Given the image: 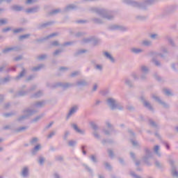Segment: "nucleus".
<instances>
[{
	"label": "nucleus",
	"instance_id": "obj_51",
	"mask_svg": "<svg viewBox=\"0 0 178 178\" xmlns=\"http://www.w3.org/2000/svg\"><path fill=\"white\" fill-rule=\"evenodd\" d=\"M15 115H16L15 112H11L3 113V116H4V118H10V116H15Z\"/></svg>",
	"mask_w": 178,
	"mask_h": 178
},
{
	"label": "nucleus",
	"instance_id": "obj_48",
	"mask_svg": "<svg viewBox=\"0 0 178 178\" xmlns=\"http://www.w3.org/2000/svg\"><path fill=\"white\" fill-rule=\"evenodd\" d=\"M152 63L155 65V66H157L158 67H161V64L159 62V60H156V58H153L152 60Z\"/></svg>",
	"mask_w": 178,
	"mask_h": 178
},
{
	"label": "nucleus",
	"instance_id": "obj_58",
	"mask_svg": "<svg viewBox=\"0 0 178 178\" xmlns=\"http://www.w3.org/2000/svg\"><path fill=\"white\" fill-rule=\"evenodd\" d=\"M69 136H70V131H65L64 132V136H63V140H64L65 141H66V140H67V138L69 137Z\"/></svg>",
	"mask_w": 178,
	"mask_h": 178
},
{
	"label": "nucleus",
	"instance_id": "obj_5",
	"mask_svg": "<svg viewBox=\"0 0 178 178\" xmlns=\"http://www.w3.org/2000/svg\"><path fill=\"white\" fill-rule=\"evenodd\" d=\"M145 155L143 157V162L147 165V166H151V162L149 161V159L152 158V152L149 150L148 148L145 149Z\"/></svg>",
	"mask_w": 178,
	"mask_h": 178
},
{
	"label": "nucleus",
	"instance_id": "obj_61",
	"mask_svg": "<svg viewBox=\"0 0 178 178\" xmlns=\"http://www.w3.org/2000/svg\"><path fill=\"white\" fill-rule=\"evenodd\" d=\"M104 165L107 170H112V165L108 162H104Z\"/></svg>",
	"mask_w": 178,
	"mask_h": 178
},
{
	"label": "nucleus",
	"instance_id": "obj_28",
	"mask_svg": "<svg viewBox=\"0 0 178 178\" xmlns=\"http://www.w3.org/2000/svg\"><path fill=\"white\" fill-rule=\"evenodd\" d=\"M12 80V76L8 75L5 78L1 79L0 83L1 84H6L7 83H9Z\"/></svg>",
	"mask_w": 178,
	"mask_h": 178
},
{
	"label": "nucleus",
	"instance_id": "obj_59",
	"mask_svg": "<svg viewBox=\"0 0 178 178\" xmlns=\"http://www.w3.org/2000/svg\"><path fill=\"white\" fill-rule=\"evenodd\" d=\"M90 126H91V127H92V129L93 130H95V131L98 130V125H97V124H95V122H91L90 123Z\"/></svg>",
	"mask_w": 178,
	"mask_h": 178
},
{
	"label": "nucleus",
	"instance_id": "obj_7",
	"mask_svg": "<svg viewBox=\"0 0 178 178\" xmlns=\"http://www.w3.org/2000/svg\"><path fill=\"white\" fill-rule=\"evenodd\" d=\"M56 87H62L63 90H67V88L74 87V83L58 82L53 86L54 88Z\"/></svg>",
	"mask_w": 178,
	"mask_h": 178
},
{
	"label": "nucleus",
	"instance_id": "obj_64",
	"mask_svg": "<svg viewBox=\"0 0 178 178\" xmlns=\"http://www.w3.org/2000/svg\"><path fill=\"white\" fill-rule=\"evenodd\" d=\"M77 144L76 140H70L68 142L69 147H74Z\"/></svg>",
	"mask_w": 178,
	"mask_h": 178
},
{
	"label": "nucleus",
	"instance_id": "obj_47",
	"mask_svg": "<svg viewBox=\"0 0 178 178\" xmlns=\"http://www.w3.org/2000/svg\"><path fill=\"white\" fill-rule=\"evenodd\" d=\"M29 127H20L15 130V133H20V131H24V130H27Z\"/></svg>",
	"mask_w": 178,
	"mask_h": 178
},
{
	"label": "nucleus",
	"instance_id": "obj_19",
	"mask_svg": "<svg viewBox=\"0 0 178 178\" xmlns=\"http://www.w3.org/2000/svg\"><path fill=\"white\" fill-rule=\"evenodd\" d=\"M130 51L131 54H134L135 55H138L139 54H143V52H144V49L137 47H132Z\"/></svg>",
	"mask_w": 178,
	"mask_h": 178
},
{
	"label": "nucleus",
	"instance_id": "obj_11",
	"mask_svg": "<svg viewBox=\"0 0 178 178\" xmlns=\"http://www.w3.org/2000/svg\"><path fill=\"white\" fill-rule=\"evenodd\" d=\"M152 98H153V99H154V101H156V102H158L159 104H160V105H162V106H163V108H169V105H168V104H166L165 102H163L161 98L156 95H155V94H152Z\"/></svg>",
	"mask_w": 178,
	"mask_h": 178
},
{
	"label": "nucleus",
	"instance_id": "obj_63",
	"mask_svg": "<svg viewBox=\"0 0 178 178\" xmlns=\"http://www.w3.org/2000/svg\"><path fill=\"white\" fill-rule=\"evenodd\" d=\"M171 67H172V69L175 72H177V71H178V63H172V64L171 65Z\"/></svg>",
	"mask_w": 178,
	"mask_h": 178
},
{
	"label": "nucleus",
	"instance_id": "obj_12",
	"mask_svg": "<svg viewBox=\"0 0 178 178\" xmlns=\"http://www.w3.org/2000/svg\"><path fill=\"white\" fill-rule=\"evenodd\" d=\"M53 24H55V22H54V21H49L47 22L39 24L38 26V29L39 30H42V29H47V27H49L50 26H52Z\"/></svg>",
	"mask_w": 178,
	"mask_h": 178
},
{
	"label": "nucleus",
	"instance_id": "obj_14",
	"mask_svg": "<svg viewBox=\"0 0 178 178\" xmlns=\"http://www.w3.org/2000/svg\"><path fill=\"white\" fill-rule=\"evenodd\" d=\"M103 55L104 58H106L108 60H110L111 63H115L116 62V60H115V58H113V56H112L111 53L108 51H104Z\"/></svg>",
	"mask_w": 178,
	"mask_h": 178
},
{
	"label": "nucleus",
	"instance_id": "obj_3",
	"mask_svg": "<svg viewBox=\"0 0 178 178\" xmlns=\"http://www.w3.org/2000/svg\"><path fill=\"white\" fill-rule=\"evenodd\" d=\"M38 111L35 109H31V108H26L23 111V113H25V115L20 116L17 118L18 122H23V120H26V119H29L30 116H33L34 113H37Z\"/></svg>",
	"mask_w": 178,
	"mask_h": 178
},
{
	"label": "nucleus",
	"instance_id": "obj_9",
	"mask_svg": "<svg viewBox=\"0 0 178 178\" xmlns=\"http://www.w3.org/2000/svg\"><path fill=\"white\" fill-rule=\"evenodd\" d=\"M26 85H23L21 87V89L13 95V98H17L18 97H24L29 94V90H24V88H26Z\"/></svg>",
	"mask_w": 178,
	"mask_h": 178
},
{
	"label": "nucleus",
	"instance_id": "obj_4",
	"mask_svg": "<svg viewBox=\"0 0 178 178\" xmlns=\"http://www.w3.org/2000/svg\"><path fill=\"white\" fill-rule=\"evenodd\" d=\"M108 30L110 31H127L129 28L119 24H111L108 26Z\"/></svg>",
	"mask_w": 178,
	"mask_h": 178
},
{
	"label": "nucleus",
	"instance_id": "obj_49",
	"mask_svg": "<svg viewBox=\"0 0 178 178\" xmlns=\"http://www.w3.org/2000/svg\"><path fill=\"white\" fill-rule=\"evenodd\" d=\"M131 77L135 81L140 80V76H138V74H137L136 72H132L131 74Z\"/></svg>",
	"mask_w": 178,
	"mask_h": 178
},
{
	"label": "nucleus",
	"instance_id": "obj_25",
	"mask_svg": "<svg viewBox=\"0 0 178 178\" xmlns=\"http://www.w3.org/2000/svg\"><path fill=\"white\" fill-rule=\"evenodd\" d=\"M10 9L14 12H22V10L23 9V6H19V5H13L10 7Z\"/></svg>",
	"mask_w": 178,
	"mask_h": 178
},
{
	"label": "nucleus",
	"instance_id": "obj_34",
	"mask_svg": "<svg viewBox=\"0 0 178 178\" xmlns=\"http://www.w3.org/2000/svg\"><path fill=\"white\" fill-rule=\"evenodd\" d=\"M92 40H94L92 38V37H89V38H83L81 40V43L82 44H89V42H92Z\"/></svg>",
	"mask_w": 178,
	"mask_h": 178
},
{
	"label": "nucleus",
	"instance_id": "obj_52",
	"mask_svg": "<svg viewBox=\"0 0 178 178\" xmlns=\"http://www.w3.org/2000/svg\"><path fill=\"white\" fill-rule=\"evenodd\" d=\"M106 124L108 129H111V131H114V133H116V130H115V128H113V126L111 124V122H106Z\"/></svg>",
	"mask_w": 178,
	"mask_h": 178
},
{
	"label": "nucleus",
	"instance_id": "obj_43",
	"mask_svg": "<svg viewBox=\"0 0 178 178\" xmlns=\"http://www.w3.org/2000/svg\"><path fill=\"white\" fill-rule=\"evenodd\" d=\"M166 40L168 41L171 47H176V44H175V41L173 40V39L170 38V36H166Z\"/></svg>",
	"mask_w": 178,
	"mask_h": 178
},
{
	"label": "nucleus",
	"instance_id": "obj_23",
	"mask_svg": "<svg viewBox=\"0 0 178 178\" xmlns=\"http://www.w3.org/2000/svg\"><path fill=\"white\" fill-rule=\"evenodd\" d=\"M26 72L27 71L26 70V68H24V67H22V72L19 74L18 76L15 77V80H20V79H22V77H24Z\"/></svg>",
	"mask_w": 178,
	"mask_h": 178
},
{
	"label": "nucleus",
	"instance_id": "obj_8",
	"mask_svg": "<svg viewBox=\"0 0 178 178\" xmlns=\"http://www.w3.org/2000/svg\"><path fill=\"white\" fill-rule=\"evenodd\" d=\"M106 102L109 106V108L111 109V111H115L116 109V104H118V101L115 100V99L113 97H108L106 100Z\"/></svg>",
	"mask_w": 178,
	"mask_h": 178
},
{
	"label": "nucleus",
	"instance_id": "obj_39",
	"mask_svg": "<svg viewBox=\"0 0 178 178\" xmlns=\"http://www.w3.org/2000/svg\"><path fill=\"white\" fill-rule=\"evenodd\" d=\"M152 40H161V36L158 33H152L149 35Z\"/></svg>",
	"mask_w": 178,
	"mask_h": 178
},
{
	"label": "nucleus",
	"instance_id": "obj_2",
	"mask_svg": "<svg viewBox=\"0 0 178 178\" xmlns=\"http://www.w3.org/2000/svg\"><path fill=\"white\" fill-rule=\"evenodd\" d=\"M91 10L97 13V15H99V16H102L104 19H107V20H113V18L115 17V13L106 9L92 8Z\"/></svg>",
	"mask_w": 178,
	"mask_h": 178
},
{
	"label": "nucleus",
	"instance_id": "obj_37",
	"mask_svg": "<svg viewBox=\"0 0 178 178\" xmlns=\"http://www.w3.org/2000/svg\"><path fill=\"white\" fill-rule=\"evenodd\" d=\"M43 92L42 90H39L38 92H37L36 93L33 94L31 96V98H40V97H42L43 95Z\"/></svg>",
	"mask_w": 178,
	"mask_h": 178
},
{
	"label": "nucleus",
	"instance_id": "obj_45",
	"mask_svg": "<svg viewBox=\"0 0 178 178\" xmlns=\"http://www.w3.org/2000/svg\"><path fill=\"white\" fill-rule=\"evenodd\" d=\"M63 52V49H58L54 52H53V56H59L60 54Z\"/></svg>",
	"mask_w": 178,
	"mask_h": 178
},
{
	"label": "nucleus",
	"instance_id": "obj_60",
	"mask_svg": "<svg viewBox=\"0 0 178 178\" xmlns=\"http://www.w3.org/2000/svg\"><path fill=\"white\" fill-rule=\"evenodd\" d=\"M140 80H141V81H147V74H142L140 76Z\"/></svg>",
	"mask_w": 178,
	"mask_h": 178
},
{
	"label": "nucleus",
	"instance_id": "obj_22",
	"mask_svg": "<svg viewBox=\"0 0 178 178\" xmlns=\"http://www.w3.org/2000/svg\"><path fill=\"white\" fill-rule=\"evenodd\" d=\"M76 9H77L76 6L74 4H70L64 8L63 12H70V10H74Z\"/></svg>",
	"mask_w": 178,
	"mask_h": 178
},
{
	"label": "nucleus",
	"instance_id": "obj_56",
	"mask_svg": "<svg viewBox=\"0 0 178 178\" xmlns=\"http://www.w3.org/2000/svg\"><path fill=\"white\" fill-rule=\"evenodd\" d=\"M163 93L165 94V95H167L168 97L173 95V94H172V92H170V90L168 89H164Z\"/></svg>",
	"mask_w": 178,
	"mask_h": 178
},
{
	"label": "nucleus",
	"instance_id": "obj_50",
	"mask_svg": "<svg viewBox=\"0 0 178 178\" xmlns=\"http://www.w3.org/2000/svg\"><path fill=\"white\" fill-rule=\"evenodd\" d=\"M113 143V140L112 139H104L102 140V144H112Z\"/></svg>",
	"mask_w": 178,
	"mask_h": 178
},
{
	"label": "nucleus",
	"instance_id": "obj_1",
	"mask_svg": "<svg viewBox=\"0 0 178 178\" xmlns=\"http://www.w3.org/2000/svg\"><path fill=\"white\" fill-rule=\"evenodd\" d=\"M123 3L126 5H129L133 8H140L141 9H145V8L149 5H154L155 0H145L143 3H139L133 0H123Z\"/></svg>",
	"mask_w": 178,
	"mask_h": 178
},
{
	"label": "nucleus",
	"instance_id": "obj_38",
	"mask_svg": "<svg viewBox=\"0 0 178 178\" xmlns=\"http://www.w3.org/2000/svg\"><path fill=\"white\" fill-rule=\"evenodd\" d=\"M38 162L39 165L42 166V165H44V163L45 162V157H44L42 156H39L38 159Z\"/></svg>",
	"mask_w": 178,
	"mask_h": 178
},
{
	"label": "nucleus",
	"instance_id": "obj_29",
	"mask_svg": "<svg viewBox=\"0 0 178 178\" xmlns=\"http://www.w3.org/2000/svg\"><path fill=\"white\" fill-rule=\"evenodd\" d=\"M142 45L143 47H152V42L149 40H144L142 41Z\"/></svg>",
	"mask_w": 178,
	"mask_h": 178
},
{
	"label": "nucleus",
	"instance_id": "obj_31",
	"mask_svg": "<svg viewBox=\"0 0 178 178\" xmlns=\"http://www.w3.org/2000/svg\"><path fill=\"white\" fill-rule=\"evenodd\" d=\"M92 22L93 23H95L96 24H104V19L101 18H92Z\"/></svg>",
	"mask_w": 178,
	"mask_h": 178
},
{
	"label": "nucleus",
	"instance_id": "obj_21",
	"mask_svg": "<svg viewBox=\"0 0 178 178\" xmlns=\"http://www.w3.org/2000/svg\"><path fill=\"white\" fill-rule=\"evenodd\" d=\"M12 51H20V48L17 47L6 48L3 50V54H8V52H10Z\"/></svg>",
	"mask_w": 178,
	"mask_h": 178
},
{
	"label": "nucleus",
	"instance_id": "obj_10",
	"mask_svg": "<svg viewBox=\"0 0 178 178\" xmlns=\"http://www.w3.org/2000/svg\"><path fill=\"white\" fill-rule=\"evenodd\" d=\"M140 101H142L145 108H147V109H149V111H151V112H154V107H152V105H151V104L149 103V102L145 100V97L141 96L140 97Z\"/></svg>",
	"mask_w": 178,
	"mask_h": 178
},
{
	"label": "nucleus",
	"instance_id": "obj_35",
	"mask_svg": "<svg viewBox=\"0 0 178 178\" xmlns=\"http://www.w3.org/2000/svg\"><path fill=\"white\" fill-rule=\"evenodd\" d=\"M92 42L93 45H98V44H101V39H98V38H95V36H92Z\"/></svg>",
	"mask_w": 178,
	"mask_h": 178
},
{
	"label": "nucleus",
	"instance_id": "obj_57",
	"mask_svg": "<svg viewBox=\"0 0 178 178\" xmlns=\"http://www.w3.org/2000/svg\"><path fill=\"white\" fill-rule=\"evenodd\" d=\"M30 37V34H25V35H22L19 37V41H22L23 40H26V38H29Z\"/></svg>",
	"mask_w": 178,
	"mask_h": 178
},
{
	"label": "nucleus",
	"instance_id": "obj_27",
	"mask_svg": "<svg viewBox=\"0 0 178 178\" xmlns=\"http://www.w3.org/2000/svg\"><path fill=\"white\" fill-rule=\"evenodd\" d=\"M41 149V145L40 144L35 145L34 148L31 149V154L32 155H37V152Z\"/></svg>",
	"mask_w": 178,
	"mask_h": 178
},
{
	"label": "nucleus",
	"instance_id": "obj_36",
	"mask_svg": "<svg viewBox=\"0 0 178 178\" xmlns=\"http://www.w3.org/2000/svg\"><path fill=\"white\" fill-rule=\"evenodd\" d=\"M86 170H87V172H88V173L90 175V176H94V171L92 170V169H91V168H90V166L84 164L83 165Z\"/></svg>",
	"mask_w": 178,
	"mask_h": 178
},
{
	"label": "nucleus",
	"instance_id": "obj_55",
	"mask_svg": "<svg viewBox=\"0 0 178 178\" xmlns=\"http://www.w3.org/2000/svg\"><path fill=\"white\" fill-rule=\"evenodd\" d=\"M60 12H61L60 9L58 8V9H55V10H51L49 13V15H58V13H60Z\"/></svg>",
	"mask_w": 178,
	"mask_h": 178
},
{
	"label": "nucleus",
	"instance_id": "obj_62",
	"mask_svg": "<svg viewBox=\"0 0 178 178\" xmlns=\"http://www.w3.org/2000/svg\"><path fill=\"white\" fill-rule=\"evenodd\" d=\"M87 50L86 49H79L75 53V56H77L78 55H81V54H86Z\"/></svg>",
	"mask_w": 178,
	"mask_h": 178
},
{
	"label": "nucleus",
	"instance_id": "obj_42",
	"mask_svg": "<svg viewBox=\"0 0 178 178\" xmlns=\"http://www.w3.org/2000/svg\"><path fill=\"white\" fill-rule=\"evenodd\" d=\"M149 124L152 126V127H154V129H159V126L157 125L156 122L151 119L149 120Z\"/></svg>",
	"mask_w": 178,
	"mask_h": 178
},
{
	"label": "nucleus",
	"instance_id": "obj_6",
	"mask_svg": "<svg viewBox=\"0 0 178 178\" xmlns=\"http://www.w3.org/2000/svg\"><path fill=\"white\" fill-rule=\"evenodd\" d=\"M176 10H177V6L172 5V6H168L165 8H164L162 15L163 16H169V15H172V13H175V12Z\"/></svg>",
	"mask_w": 178,
	"mask_h": 178
},
{
	"label": "nucleus",
	"instance_id": "obj_44",
	"mask_svg": "<svg viewBox=\"0 0 178 178\" xmlns=\"http://www.w3.org/2000/svg\"><path fill=\"white\" fill-rule=\"evenodd\" d=\"M29 143H30L31 145H35V144H37V143H38V138H37V137L32 138L30 140Z\"/></svg>",
	"mask_w": 178,
	"mask_h": 178
},
{
	"label": "nucleus",
	"instance_id": "obj_15",
	"mask_svg": "<svg viewBox=\"0 0 178 178\" xmlns=\"http://www.w3.org/2000/svg\"><path fill=\"white\" fill-rule=\"evenodd\" d=\"M77 111H79V106H72L67 115V119H70V116H72V115H74V113H76Z\"/></svg>",
	"mask_w": 178,
	"mask_h": 178
},
{
	"label": "nucleus",
	"instance_id": "obj_32",
	"mask_svg": "<svg viewBox=\"0 0 178 178\" xmlns=\"http://www.w3.org/2000/svg\"><path fill=\"white\" fill-rule=\"evenodd\" d=\"M45 67V65L44 64H40L36 67H33L32 68V72H39V70H41V69H44Z\"/></svg>",
	"mask_w": 178,
	"mask_h": 178
},
{
	"label": "nucleus",
	"instance_id": "obj_13",
	"mask_svg": "<svg viewBox=\"0 0 178 178\" xmlns=\"http://www.w3.org/2000/svg\"><path fill=\"white\" fill-rule=\"evenodd\" d=\"M170 163L172 168L171 173L172 177L178 178V172L176 170V167L175 166V161L173 160H170Z\"/></svg>",
	"mask_w": 178,
	"mask_h": 178
},
{
	"label": "nucleus",
	"instance_id": "obj_18",
	"mask_svg": "<svg viewBox=\"0 0 178 178\" xmlns=\"http://www.w3.org/2000/svg\"><path fill=\"white\" fill-rule=\"evenodd\" d=\"M76 86L78 87H87L88 86V82L86 79H81L76 81Z\"/></svg>",
	"mask_w": 178,
	"mask_h": 178
},
{
	"label": "nucleus",
	"instance_id": "obj_54",
	"mask_svg": "<svg viewBox=\"0 0 178 178\" xmlns=\"http://www.w3.org/2000/svg\"><path fill=\"white\" fill-rule=\"evenodd\" d=\"M47 54H42V55H40V56H38V57H37V59L38 60H44V59H47Z\"/></svg>",
	"mask_w": 178,
	"mask_h": 178
},
{
	"label": "nucleus",
	"instance_id": "obj_17",
	"mask_svg": "<svg viewBox=\"0 0 178 178\" xmlns=\"http://www.w3.org/2000/svg\"><path fill=\"white\" fill-rule=\"evenodd\" d=\"M45 105V101L36 102L31 104V108H42Z\"/></svg>",
	"mask_w": 178,
	"mask_h": 178
},
{
	"label": "nucleus",
	"instance_id": "obj_41",
	"mask_svg": "<svg viewBox=\"0 0 178 178\" xmlns=\"http://www.w3.org/2000/svg\"><path fill=\"white\" fill-rule=\"evenodd\" d=\"M154 154H156V155H157V156L161 158V152H159V145L154 146Z\"/></svg>",
	"mask_w": 178,
	"mask_h": 178
},
{
	"label": "nucleus",
	"instance_id": "obj_20",
	"mask_svg": "<svg viewBox=\"0 0 178 178\" xmlns=\"http://www.w3.org/2000/svg\"><path fill=\"white\" fill-rule=\"evenodd\" d=\"M56 35H58V34L56 33H51L47 36H46L45 38H43L42 39H37L36 41L37 42H42V41H45L47 40H49V38H52V37H56Z\"/></svg>",
	"mask_w": 178,
	"mask_h": 178
},
{
	"label": "nucleus",
	"instance_id": "obj_30",
	"mask_svg": "<svg viewBox=\"0 0 178 178\" xmlns=\"http://www.w3.org/2000/svg\"><path fill=\"white\" fill-rule=\"evenodd\" d=\"M124 83L126 86H128L129 88H133L134 87V83H133V81L130 80L129 78L125 79Z\"/></svg>",
	"mask_w": 178,
	"mask_h": 178
},
{
	"label": "nucleus",
	"instance_id": "obj_33",
	"mask_svg": "<svg viewBox=\"0 0 178 178\" xmlns=\"http://www.w3.org/2000/svg\"><path fill=\"white\" fill-rule=\"evenodd\" d=\"M140 72H142V73L148 74V73L149 72V68H148V67H147L145 65H141L140 66Z\"/></svg>",
	"mask_w": 178,
	"mask_h": 178
},
{
	"label": "nucleus",
	"instance_id": "obj_40",
	"mask_svg": "<svg viewBox=\"0 0 178 178\" xmlns=\"http://www.w3.org/2000/svg\"><path fill=\"white\" fill-rule=\"evenodd\" d=\"M43 116L44 114H41L40 115L36 116L31 120V123H37V122H38V120H40L43 118Z\"/></svg>",
	"mask_w": 178,
	"mask_h": 178
},
{
	"label": "nucleus",
	"instance_id": "obj_26",
	"mask_svg": "<svg viewBox=\"0 0 178 178\" xmlns=\"http://www.w3.org/2000/svg\"><path fill=\"white\" fill-rule=\"evenodd\" d=\"M40 8L38 6L30 8L26 10V13H37Z\"/></svg>",
	"mask_w": 178,
	"mask_h": 178
},
{
	"label": "nucleus",
	"instance_id": "obj_16",
	"mask_svg": "<svg viewBox=\"0 0 178 178\" xmlns=\"http://www.w3.org/2000/svg\"><path fill=\"white\" fill-rule=\"evenodd\" d=\"M71 127L74 130V131H76V133H78L79 134H85L84 131L80 129L79 126H77V124H71Z\"/></svg>",
	"mask_w": 178,
	"mask_h": 178
},
{
	"label": "nucleus",
	"instance_id": "obj_53",
	"mask_svg": "<svg viewBox=\"0 0 178 178\" xmlns=\"http://www.w3.org/2000/svg\"><path fill=\"white\" fill-rule=\"evenodd\" d=\"M115 109H118L119 111H123L124 109V107L120 104V103L117 102V104H115Z\"/></svg>",
	"mask_w": 178,
	"mask_h": 178
},
{
	"label": "nucleus",
	"instance_id": "obj_24",
	"mask_svg": "<svg viewBox=\"0 0 178 178\" xmlns=\"http://www.w3.org/2000/svg\"><path fill=\"white\" fill-rule=\"evenodd\" d=\"M29 168L24 167L21 172L22 177H24V178L29 177Z\"/></svg>",
	"mask_w": 178,
	"mask_h": 178
},
{
	"label": "nucleus",
	"instance_id": "obj_46",
	"mask_svg": "<svg viewBox=\"0 0 178 178\" xmlns=\"http://www.w3.org/2000/svg\"><path fill=\"white\" fill-rule=\"evenodd\" d=\"M24 31V29L23 28H18L13 30V34H19V33H22Z\"/></svg>",
	"mask_w": 178,
	"mask_h": 178
}]
</instances>
